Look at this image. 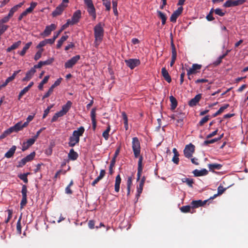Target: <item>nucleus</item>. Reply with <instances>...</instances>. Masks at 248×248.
<instances>
[{"label":"nucleus","instance_id":"55","mask_svg":"<svg viewBox=\"0 0 248 248\" xmlns=\"http://www.w3.org/2000/svg\"><path fill=\"white\" fill-rule=\"evenodd\" d=\"M27 203V197H22V200L20 202V208H22Z\"/></svg>","mask_w":248,"mask_h":248},{"label":"nucleus","instance_id":"44","mask_svg":"<svg viewBox=\"0 0 248 248\" xmlns=\"http://www.w3.org/2000/svg\"><path fill=\"white\" fill-rule=\"evenodd\" d=\"M35 155V153L34 152H33L31 153L30 155L26 156L24 158L25 159L26 161L27 162H28L29 161H31V160H33L34 157Z\"/></svg>","mask_w":248,"mask_h":248},{"label":"nucleus","instance_id":"38","mask_svg":"<svg viewBox=\"0 0 248 248\" xmlns=\"http://www.w3.org/2000/svg\"><path fill=\"white\" fill-rule=\"evenodd\" d=\"M49 78V76H45V78H44V79L40 83V84L38 85V89L40 90H43L44 85L47 82Z\"/></svg>","mask_w":248,"mask_h":248},{"label":"nucleus","instance_id":"57","mask_svg":"<svg viewBox=\"0 0 248 248\" xmlns=\"http://www.w3.org/2000/svg\"><path fill=\"white\" fill-rule=\"evenodd\" d=\"M171 53H172V56H177V52L176 50L175 47V46L173 43V42H171Z\"/></svg>","mask_w":248,"mask_h":248},{"label":"nucleus","instance_id":"35","mask_svg":"<svg viewBox=\"0 0 248 248\" xmlns=\"http://www.w3.org/2000/svg\"><path fill=\"white\" fill-rule=\"evenodd\" d=\"M32 43L31 42L27 43L25 46L23 47L22 50L19 52L20 56H23L26 53L27 50L30 48L31 45Z\"/></svg>","mask_w":248,"mask_h":248},{"label":"nucleus","instance_id":"7","mask_svg":"<svg viewBox=\"0 0 248 248\" xmlns=\"http://www.w3.org/2000/svg\"><path fill=\"white\" fill-rule=\"evenodd\" d=\"M126 65L131 69H133L136 66L140 64V61L137 59H130L125 60Z\"/></svg>","mask_w":248,"mask_h":248},{"label":"nucleus","instance_id":"49","mask_svg":"<svg viewBox=\"0 0 248 248\" xmlns=\"http://www.w3.org/2000/svg\"><path fill=\"white\" fill-rule=\"evenodd\" d=\"M218 141V139L215 138L213 139H212L211 140H206L203 142V144L204 145H208L209 144L214 143L217 141Z\"/></svg>","mask_w":248,"mask_h":248},{"label":"nucleus","instance_id":"23","mask_svg":"<svg viewBox=\"0 0 248 248\" xmlns=\"http://www.w3.org/2000/svg\"><path fill=\"white\" fill-rule=\"evenodd\" d=\"M146 180L145 176H143L139 184V186L137 187V197H139L140 194L142 193L143 187Z\"/></svg>","mask_w":248,"mask_h":248},{"label":"nucleus","instance_id":"25","mask_svg":"<svg viewBox=\"0 0 248 248\" xmlns=\"http://www.w3.org/2000/svg\"><path fill=\"white\" fill-rule=\"evenodd\" d=\"M16 147L15 145H13L9 150L4 155V157L9 158L12 157L15 153Z\"/></svg>","mask_w":248,"mask_h":248},{"label":"nucleus","instance_id":"3","mask_svg":"<svg viewBox=\"0 0 248 248\" xmlns=\"http://www.w3.org/2000/svg\"><path fill=\"white\" fill-rule=\"evenodd\" d=\"M27 127V123H22L19 122L16 123L15 125L12 126L6 130V134H11L13 132H18L21 130L23 128Z\"/></svg>","mask_w":248,"mask_h":248},{"label":"nucleus","instance_id":"41","mask_svg":"<svg viewBox=\"0 0 248 248\" xmlns=\"http://www.w3.org/2000/svg\"><path fill=\"white\" fill-rule=\"evenodd\" d=\"M112 3L114 14L115 15V16H117L118 15V12L117 9L118 4L117 1L115 0H113L112 1Z\"/></svg>","mask_w":248,"mask_h":248},{"label":"nucleus","instance_id":"5","mask_svg":"<svg viewBox=\"0 0 248 248\" xmlns=\"http://www.w3.org/2000/svg\"><path fill=\"white\" fill-rule=\"evenodd\" d=\"M80 59V56L79 55H77L73 57L71 59L68 60L64 64V67L65 68H71L75 65L77 62Z\"/></svg>","mask_w":248,"mask_h":248},{"label":"nucleus","instance_id":"51","mask_svg":"<svg viewBox=\"0 0 248 248\" xmlns=\"http://www.w3.org/2000/svg\"><path fill=\"white\" fill-rule=\"evenodd\" d=\"M103 4L106 7L107 11H109L111 9V3L110 0L103 1Z\"/></svg>","mask_w":248,"mask_h":248},{"label":"nucleus","instance_id":"11","mask_svg":"<svg viewBox=\"0 0 248 248\" xmlns=\"http://www.w3.org/2000/svg\"><path fill=\"white\" fill-rule=\"evenodd\" d=\"M66 7L63 3L60 4L56 7L55 10L52 12V15L53 17L61 15L64 8Z\"/></svg>","mask_w":248,"mask_h":248},{"label":"nucleus","instance_id":"45","mask_svg":"<svg viewBox=\"0 0 248 248\" xmlns=\"http://www.w3.org/2000/svg\"><path fill=\"white\" fill-rule=\"evenodd\" d=\"M110 130V126L108 125L106 130L103 133L102 136L106 140H108L109 138V132Z\"/></svg>","mask_w":248,"mask_h":248},{"label":"nucleus","instance_id":"61","mask_svg":"<svg viewBox=\"0 0 248 248\" xmlns=\"http://www.w3.org/2000/svg\"><path fill=\"white\" fill-rule=\"evenodd\" d=\"M27 163V162L26 161L25 159L23 158L20 161L18 162V164L17 165V167H23Z\"/></svg>","mask_w":248,"mask_h":248},{"label":"nucleus","instance_id":"37","mask_svg":"<svg viewBox=\"0 0 248 248\" xmlns=\"http://www.w3.org/2000/svg\"><path fill=\"white\" fill-rule=\"evenodd\" d=\"M226 190V188H224L222 186H219L217 188V194L214 195L213 197H211L210 199H214L217 195H221Z\"/></svg>","mask_w":248,"mask_h":248},{"label":"nucleus","instance_id":"17","mask_svg":"<svg viewBox=\"0 0 248 248\" xmlns=\"http://www.w3.org/2000/svg\"><path fill=\"white\" fill-rule=\"evenodd\" d=\"M36 68L34 66L31 68L26 74V76L22 79L23 81H27L30 80L33 77L34 73L36 72Z\"/></svg>","mask_w":248,"mask_h":248},{"label":"nucleus","instance_id":"22","mask_svg":"<svg viewBox=\"0 0 248 248\" xmlns=\"http://www.w3.org/2000/svg\"><path fill=\"white\" fill-rule=\"evenodd\" d=\"M208 172V170L205 169L201 170L196 169L193 171V173L196 177L206 175Z\"/></svg>","mask_w":248,"mask_h":248},{"label":"nucleus","instance_id":"14","mask_svg":"<svg viewBox=\"0 0 248 248\" xmlns=\"http://www.w3.org/2000/svg\"><path fill=\"white\" fill-rule=\"evenodd\" d=\"M202 68V65L199 64H193L191 68L187 70V75H192L196 74L198 70H200Z\"/></svg>","mask_w":248,"mask_h":248},{"label":"nucleus","instance_id":"59","mask_svg":"<svg viewBox=\"0 0 248 248\" xmlns=\"http://www.w3.org/2000/svg\"><path fill=\"white\" fill-rule=\"evenodd\" d=\"M8 25H0V32L3 34L8 29Z\"/></svg>","mask_w":248,"mask_h":248},{"label":"nucleus","instance_id":"18","mask_svg":"<svg viewBox=\"0 0 248 248\" xmlns=\"http://www.w3.org/2000/svg\"><path fill=\"white\" fill-rule=\"evenodd\" d=\"M208 200H205L204 201H202V200H197V201H193L191 202V205L192 207L193 208H198L201 206H202L205 205L206 202H208Z\"/></svg>","mask_w":248,"mask_h":248},{"label":"nucleus","instance_id":"20","mask_svg":"<svg viewBox=\"0 0 248 248\" xmlns=\"http://www.w3.org/2000/svg\"><path fill=\"white\" fill-rule=\"evenodd\" d=\"M84 131L85 129L84 127L80 126L77 130H74L73 131L72 136L79 140V137L83 135Z\"/></svg>","mask_w":248,"mask_h":248},{"label":"nucleus","instance_id":"39","mask_svg":"<svg viewBox=\"0 0 248 248\" xmlns=\"http://www.w3.org/2000/svg\"><path fill=\"white\" fill-rule=\"evenodd\" d=\"M182 181L183 183H186L189 187H193V184L194 183L193 180L192 179H189L187 178H184L182 179Z\"/></svg>","mask_w":248,"mask_h":248},{"label":"nucleus","instance_id":"42","mask_svg":"<svg viewBox=\"0 0 248 248\" xmlns=\"http://www.w3.org/2000/svg\"><path fill=\"white\" fill-rule=\"evenodd\" d=\"M115 162H116V160H115L114 158H112V159L110 161V164L109 167V173L110 175H112L114 172L113 168L115 165Z\"/></svg>","mask_w":248,"mask_h":248},{"label":"nucleus","instance_id":"4","mask_svg":"<svg viewBox=\"0 0 248 248\" xmlns=\"http://www.w3.org/2000/svg\"><path fill=\"white\" fill-rule=\"evenodd\" d=\"M195 146L192 143L186 145L184 150L185 156L187 158L191 157L195 152Z\"/></svg>","mask_w":248,"mask_h":248},{"label":"nucleus","instance_id":"24","mask_svg":"<svg viewBox=\"0 0 248 248\" xmlns=\"http://www.w3.org/2000/svg\"><path fill=\"white\" fill-rule=\"evenodd\" d=\"M161 74L164 78L168 83H170L171 81V78L170 76L168 71L166 70L165 67H163L161 69Z\"/></svg>","mask_w":248,"mask_h":248},{"label":"nucleus","instance_id":"50","mask_svg":"<svg viewBox=\"0 0 248 248\" xmlns=\"http://www.w3.org/2000/svg\"><path fill=\"white\" fill-rule=\"evenodd\" d=\"M21 217H20L19 218L16 224V230L17 232L19 234H21Z\"/></svg>","mask_w":248,"mask_h":248},{"label":"nucleus","instance_id":"13","mask_svg":"<svg viewBox=\"0 0 248 248\" xmlns=\"http://www.w3.org/2000/svg\"><path fill=\"white\" fill-rule=\"evenodd\" d=\"M202 98V94L199 93L197 94L194 98L191 99L188 102V105L190 107H193L196 106L199 102L200 100Z\"/></svg>","mask_w":248,"mask_h":248},{"label":"nucleus","instance_id":"48","mask_svg":"<svg viewBox=\"0 0 248 248\" xmlns=\"http://www.w3.org/2000/svg\"><path fill=\"white\" fill-rule=\"evenodd\" d=\"M29 89L26 87H25L23 90H22L19 93L18 99V100H20V98L23 96L26 93H27L29 91Z\"/></svg>","mask_w":248,"mask_h":248},{"label":"nucleus","instance_id":"58","mask_svg":"<svg viewBox=\"0 0 248 248\" xmlns=\"http://www.w3.org/2000/svg\"><path fill=\"white\" fill-rule=\"evenodd\" d=\"M215 13L216 15H217L220 16H223L225 15V13L223 12L222 10L220 8H217L215 9Z\"/></svg>","mask_w":248,"mask_h":248},{"label":"nucleus","instance_id":"8","mask_svg":"<svg viewBox=\"0 0 248 248\" xmlns=\"http://www.w3.org/2000/svg\"><path fill=\"white\" fill-rule=\"evenodd\" d=\"M57 26L54 24H51L49 26H46L44 31L41 33V35L43 37H46L49 36L52 31L55 30Z\"/></svg>","mask_w":248,"mask_h":248},{"label":"nucleus","instance_id":"43","mask_svg":"<svg viewBox=\"0 0 248 248\" xmlns=\"http://www.w3.org/2000/svg\"><path fill=\"white\" fill-rule=\"evenodd\" d=\"M210 119L209 116L206 115L203 117L198 123V125L202 126L205 123L208 122Z\"/></svg>","mask_w":248,"mask_h":248},{"label":"nucleus","instance_id":"6","mask_svg":"<svg viewBox=\"0 0 248 248\" xmlns=\"http://www.w3.org/2000/svg\"><path fill=\"white\" fill-rule=\"evenodd\" d=\"M245 0H228L223 4L224 7H231L242 4Z\"/></svg>","mask_w":248,"mask_h":248},{"label":"nucleus","instance_id":"47","mask_svg":"<svg viewBox=\"0 0 248 248\" xmlns=\"http://www.w3.org/2000/svg\"><path fill=\"white\" fill-rule=\"evenodd\" d=\"M62 116H63V115L61 113V112L60 111L57 112V113H56L54 114V115L52 118L51 122L52 123L55 122H56L58 118L62 117Z\"/></svg>","mask_w":248,"mask_h":248},{"label":"nucleus","instance_id":"34","mask_svg":"<svg viewBox=\"0 0 248 248\" xmlns=\"http://www.w3.org/2000/svg\"><path fill=\"white\" fill-rule=\"evenodd\" d=\"M157 13L158 17L161 19L162 24L165 25L167 19L166 15L160 11H157Z\"/></svg>","mask_w":248,"mask_h":248},{"label":"nucleus","instance_id":"16","mask_svg":"<svg viewBox=\"0 0 248 248\" xmlns=\"http://www.w3.org/2000/svg\"><path fill=\"white\" fill-rule=\"evenodd\" d=\"M35 140V139L33 138L28 140L26 142H23L22 150L23 151H25V150H27L30 146L34 143Z\"/></svg>","mask_w":248,"mask_h":248},{"label":"nucleus","instance_id":"60","mask_svg":"<svg viewBox=\"0 0 248 248\" xmlns=\"http://www.w3.org/2000/svg\"><path fill=\"white\" fill-rule=\"evenodd\" d=\"M10 18V17H9V16L7 15L1 19H0V25L3 24L4 23L8 22L9 21Z\"/></svg>","mask_w":248,"mask_h":248},{"label":"nucleus","instance_id":"29","mask_svg":"<svg viewBox=\"0 0 248 248\" xmlns=\"http://www.w3.org/2000/svg\"><path fill=\"white\" fill-rule=\"evenodd\" d=\"M78 154L77 152H75L73 149H71L70 150L69 153L68 154V157L72 160H75L78 157Z\"/></svg>","mask_w":248,"mask_h":248},{"label":"nucleus","instance_id":"46","mask_svg":"<svg viewBox=\"0 0 248 248\" xmlns=\"http://www.w3.org/2000/svg\"><path fill=\"white\" fill-rule=\"evenodd\" d=\"M191 206L190 205L183 206L180 208V210L183 213H188L190 212Z\"/></svg>","mask_w":248,"mask_h":248},{"label":"nucleus","instance_id":"31","mask_svg":"<svg viewBox=\"0 0 248 248\" xmlns=\"http://www.w3.org/2000/svg\"><path fill=\"white\" fill-rule=\"evenodd\" d=\"M69 141L68 142L69 146L70 147H74L77 143H78L79 140L76 139V138L73 137V136L70 137L69 138Z\"/></svg>","mask_w":248,"mask_h":248},{"label":"nucleus","instance_id":"9","mask_svg":"<svg viewBox=\"0 0 248 248\" xmlns=\"http://www.w3.org/2000/svg\"><path fill=\"white\" fill-rule=\"evenodd\" d=\"M183 10V8L181 6L175 10L171 15L170 17V21L172 22H176L177 18L182 14Z\"/></svg>","mask_w":248,"mask_h":248},{"label":"nucleus","instance_id":"63","mask_svg":"<svg viewBox=\"0 0 248 248\" xmlns=\"http://www.w3.org/2000/svg\"><path fill=\"white\" fill-rule=\"evenodd\" d=\"M56 38H57V36H53V37L52 38L47 39H45V40L46 44H49L51 45L54 43Z\"/></svg>","mask_w":248,"mask_h":248},{"label":"nucleus","instance_id":"30","mask_svg":"<svg viewBox=\"0 0 248 248\" xmlns=\"http://www.w3.org/2000/svg\"><path fill=\"white\" fill-rule=\"evenodd\" d=\"M21 41H18L15 43H14L10 47H8L6 49V51L7 52H10L12 50L16 49L19 47V46L21 45Z\"/></svg>","mask_w":248,"mask_h":248},{"label":"nucleus","instance_id":"64","mask_svg":"<svg viewBox=\"0 0 248 248\" xmlns=\"http://www.w3.org/2000/svg\"><path fill=\"white\" fill-rule=\"evenodd\" d=\"M61 80H62L61 78L58 79L54 82V83L53 85H51L50 88L53 90L54 88H55L56 87H57V86L60 85V83L61 82Z\"/></svg>","mask_w":248,"mask_h":248},{"label":"nucleus","instance_id":"2","mask_svg":"<svg viewBox=\"0 0 248 248\" xmlns=\"http://www.w3.org/2000/svg\"><path fill=\"white\" fill-rule=\"evenodd\" d=\"M132 147L135 158L140 156V144L139 139L137 137L132 138Z\"/></svg>","mask_w":248,"mask_h":248},{"label":"nucleus","instance_id":"32","mask_svg":"<svg viewBox=\"0 0 248 248\" xmlns=\"http://www.w3.org/2000/svg\"><path fill=\"white\" fill-rule=\"evenodd\" d=\"M229 107V104H225L224 106L220 108L213 115V117H216L217 115L222 113L225 109Z\"/></svg>","mask_w":248,"mask_h":248},{"label":"nucleus","instance_id":"27","mask_svg":"<svg viewBox=\"0 0 248 248\" xmlns=\"http://www.w3.org/2000/svg\"><path fill=\"white\" fill-rule=\"evenodd\" d=\"M170 109L174 110L177 106V101L176 98L172 95L170 96Z\"/></svg>","mask_w":248,"mask_h":248},{"label":"nucleus","instance_id":"52","mask_svg":"<svg viewBox=\"0 0 248 248\" xmlns=\"http://www.w3.org/2000/svg\"><path fill=\"white\" fill-rule=\"evenodd\" d=\"M43 51V49H41L36 53V54L34 56V59L35 61H37L41 57Z\"/></svg>","mask_w":248,"mask_h":248},{"label":"nucleus","instance_id":"28","mask_svg":"<svg viewBox=\"0 0 248 248\" xmlns=\"http://www.w3.org/2000/svg\"><path fill=\"white\" fill-rule=\"evenodd\" d=\"M87 11L90 16L93 17V20L95 19L96 16L94 5L87 7Z\"/></svg>","mask_w":248,"mask_h":248},{"label":"nucleus","instance_id":"40","mask_svg":"<svg viewBox=\"0 0 248 248\" xmlns=\"http://www.w3.org/2000/svg\"><path fill=\"white\" fill-rule=\"evenodd\" d=\"M30 174L29 172H27L26 173L20 174L18 175V177L25 183H27L28 182V179L27 178L28 175Z\"/></svg>","mask_w":248,"mask_h":248},{"label":"nucleus","instance_id":"15","mask_svg":"<svg viewBox=\"0 0 248 248\" xmlns=\"http://www.w3.org/2000/svg\"><path fill=\"white\" fill-rule=\"evenodd\" d=\"M72 105V102L71 101H68L65 105L62 107V109L60 111L61 113L64 116L65 115L69 110L70 109Z\"/></svg>","mask_w":248,"mask_h":248},{"label":"nucleus","instance_id":"62","mask_svg":"<svg viewBox=\"0 0 248 248\" xmlns=\"http://www.w3.org/2000/svg\"><path fill=\"white\" fill-rule=\"evenodd\" d=\"M17 11V10L16 9V8L15 6H14L13 7H12V8L10 9V11H9V14H8V16H9V17H10V18H11V17H12L13 16V15H14V13H15Z\"/></svg>","mask_w":248,"mask_h":248},{"label":"nucleus","instance_id":"1","mask_svg":"<svg viewBox=\"0 0 248 248\" xmlns=\"http://www.w3.org/2000/svg\"><path fill=\"white\" fill-rule=\"evenodd\" d=\"M104 26L102 23H99L93 28L95 38L94 44L95 47H97L103 40L104 34Z\"/></svg>","mask_w":248,"mask_h":248},{"label":"nucleus","instance_id":"10","mask_svg":"<svg viewBox=\"0 0 248 248\" xmlns=\"http://www.w3.org/2000/svg\"><path fill=\"white\" fill-rule=\"evenodd\" d=\"M81 17V11L79 10H78L74 13L71 19H70V20L72 22V23L74 25H75L79 22Z\"/></svg>","mask_w":248,"mask_h":248},{"label":"nucleus","instance_id":"33","mask_svg":"<svg viewBox=\"0 0 248 248\" xmlns=\"http://www.w3.org/2000/svg\"><path fill=\"white\" fill-rule=\"evenodd\" d=\"M208 168L210 170H220L222 167V165L217 163L209 164L208 165Z\"/></svg>","mask_w":248,"mask_h":248},{"label":"nucleus","instance_id":"26","mask_svg":"<svg viewBox=\"0 0 248 248\" xmlns=\"http://www.w3.org/2000/svg\"><path fill=\"white\" fill-rule=\"evenodd\" d=\"M121 182V178L120 174L116 176L115 182V191L118 192L120 190V186Z\"/></svg>","mask_w":248,"mask_h":248},{"label":"nucleus","instance_id":"54","mask_svg":"<svg viewBox=\"0 0 248 248\" xmlns=\"http://www.w3.org/2000/svg\"><path fill=\"white\" fill-rule=\"evenodd\" d=\"M37 3L36 2H31L30 4V6L28 8V10L31 13L35 7L37 6Z\"/></svg>","mask_w":248,"mask_h":248},{"label":"nucleus","instance_id":"53","mask_svg":"<svg viewBox=\"0 0 248 248\" xmlns=\"http://www.w3.org/2000/svg\"><path fill=\"white\" fill-rule=\"evenodd\" d=\"M179 154H175L174 155L172 159V161L175 163V164H178L179 162Z\"/></svg>","mask_w":248,"mask_h":248},{"label":"nucleus","instance_id":"19","mask_svg":"<svg viewBox=\"0 0 248 248\" xmlns=\"http://www.w3.org/2000/svg\"><path fill=\"white\" fill-rule=\"evenodd\" d=\"M54 61L53 58L49 59L45 61H40L37 64L34 65V68H40L44 65H47L51 64Z\"/></svg>","mask_w":248,"mask_h":248},{"label":"nucleus","instance_id":"12","mask_svg":"<svg viewBox=\"0 0 248 248\" xmlns=\"http://www.w3.org/2000/svg\"><path fill=\"white\" fill-rule=\"evenodd\" d=\"M142 161H143V157L140 155L138 163V172H137V181H139L140 180V178L142 172L143 167H142Z\"/></svg>","mask_w":248,"mask_h":248},{"label":"nucleus","instance_id":"21","mask_svg":"<svg viewBox=\"0 0 248 248\" xmlns=\"http://www.w3.org/2000/svg\"><path fill=\"white\" fill-rule=\"evenodd\" d=\"M96 108H93L91 112V118L92 120L93 129V130H95L96 127Z\"/></svg>","mask_w":248,"mask_h":248},{"label":"nucleus","instance_id":"36","mask_svg":"<svg viewBox=\"0 0 248 248\" xmlns=\"http://www.w3.org/2000/svg\"><path fill=\"white\" fill-rule=\"evenodd\" d=\"M68 38V35H63L61 37V38L58 40V43H57V48H60L63 43L66 41L67 40V39Z\"/></svg>","mask_w":248,"mask_h":248},{"label":"nucleus","instance_id":"56","mask_svg":"<svg viewBox=\"0 0 248 248\" xmlns=\"http://www.w3.org/2000/svg\"><path fill=\"white\" fill-rule=\"evenodd\" d=\"M27 187L25 185H23L22 187L21 193L22 197H27Z\"/></svg>","mask_w":248,"mask_h":248}]
</instances>
